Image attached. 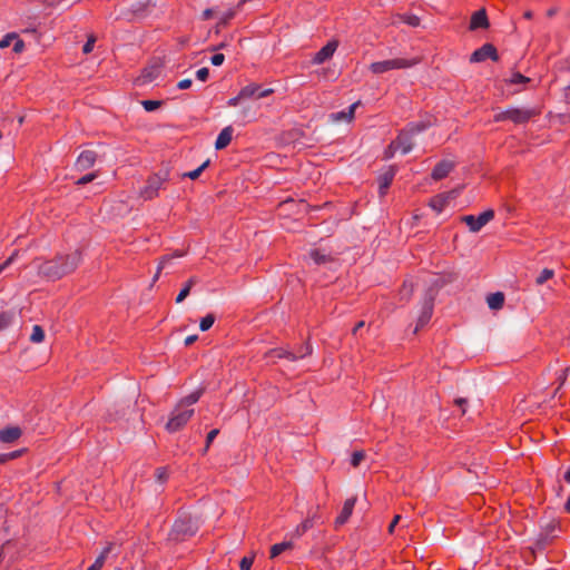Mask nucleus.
<instances>
[{
	"instance_id": "1",
	"label": "nucleus",
	"mask_w": 570,
	"mask_h": 570,
	"mask_svg": "<svg viewBox=\"0 0 570 570\" xmlns=\"http://www.w3.org/2000/svg\"><path fill=\"white\" fill-rule=\"evenodd\" d=\"M82 249L80 248L68 254L58 253L39 265L38 274L47 281H59L77 271L82 262Z\"/></svg>"
},
{
	"instance_id": "2",
	"label": "nucleus",
	"mask_w": 570,
	"mask_h": 570,
	"mask_svg": "<svg viewBox=\"0 0 570 570\" xmlns=\"http://www.w3.org/2000/svg\"><path fill=\"white\" fill-rule=\"evenodd\" d=\"M198 527L189 513H179L168 533V540L175 543L183 542L196 534Z\"/></svg>"
},
{
	"instance_id": "3",
	"label": "nucleus",
	"mask_w": 570,
	"mask_h": 570,
	"mask_svg": "<svg viewBox=\"0 0 570 570\" xmlns=\"http://www.w3.org/2000/svg\"><path fill=\"white\" fill-rule=\"evenodd\" d=\"M540 110L535 108H510L504 111H500L493 116L494 122H501L505 120L512 121L514 125L528 124L531 119L540 115Z\"/></svg>"
},
{
	"instance_id": "4",
	"label": "nucleus",
	"mask_w": 570,
	"mask_h": 570,
	"mask_svg": "<svg viewBox=\"0 0 570 570\" xmlns=\"http://www.w3.org/2000/svg\"><path fill=\"white\" fill-rule=\"evenodd\" d=\"M558 530H560V521L554 519L542 527L533 547L531 548L532 554L534 556L535 550L543 551L548 547L552 546L558 538Z\"/></svg>"
},
{
	"instance_id": "5",
	"label": "nucleus",
	"mask_w": 570,
	"mask_h": 570,
	"mask_svg": "<svg viewBox=\"0 0 570 570\" xmlns=\"http://www.w3.org/2000/svg\"><path fill=\"white\" fill-rule=\"evenodd\" d=\"M194 415L193 409H184L176 404L175 409L170 413V417L166 423V430L169 433H175L180 431L186 426V424L190 421Z\"/></svg>"
},
{
	"instance_id": "6",
	"label": "nucleus",
	"mask_w": 570,
	"mask_h": 570,
	"mask_svg": "<svg viewBox=\"0 0 570 570\" xmlns=\"http://www.w3.org/2000/svg\"><path fill=\"white\" fill-rule=\"evenodd\" d=\"M419 62H420V59L396 58V59L372 62L370 65V70L373 73L379 75V73H384V72L393 70V69L410 68V67L417 65Z\"/></svg>"
},
{
	"instance_id": "7",
	"label": "nucleus",
	"mask_w": 570,
	"mask_h": 570,
	"mask_svg": "<svg viewBox=\"0 0 570 570\" xmlns=\"http://www.w3.org/2000/svg\"><path fill=\"white\" fill-rule=\"evenodd\" d=\"M434 301H435L434 288L430 287L424 294L422 308H421L419 318L416 321L414 334H416L419 331H421L423 327H425L430 323L432 315H433Z\"/></svg>"
},
{
	"instance_id": "8",
	"label": "nucleus",
	"mask_w": 570,
	"mask_h": 570,
	"mask_svg": "<svg viewBox=\"0 0 570 570\" xmlns=\"http://www.w3.org/2000/svg\"><path fill=\"white\" fill-rule=\"evenodd\" d=\"M311 353H312V346L307 342L306 345L304 346V348L303 347L301 348L299 355H296L295 353H293L288 350H285L283 347H276V348L268 350L264 354V357L265 358H268V357L287 358L289 361H296L298 357H305L307 355H311Z\"/></svg>"
},
{
	"instance_id": "9",
	"label": "nucleus",
	"mask_w": 570,
	"mask_h": 570,
	"mask_svg": "<svg viewBox=\"0 0 570 570\" xmlns=\"http://www.w3.org/2000/svg\"><path fill=\"white\" fill-rule=\"evenodd\" d=\"M487 59H491L494 62L500 59L497 47L490 42L474 50L470 57L471 62H483Z\"/></svg>"
},
{
	"instance_id": "10",
	"label": "nucleus",
	"mask_w": 570,
	"mask_h": 570,
	"mask_svg": "<svg viewBox=\"0 0 570 570\" xmlns=\"http://www.w3.org/2000/svg\"><path fill=\"white\" fill-rule=\"evenodd\" d=\"M166 178L160 177L158 174H154L146 180L145 187L141 189L140 195L144 199L150 200L158 196L159 189L163 187Z\"/></svg>"
},
{
	"instance_id": "11",
	"label": "nucleus",
	"mask_w": 570,
	"mask_h": 570,
	"mask_svg": "<svg viewBox=\"0 0 570 570\" xmlns=\"http://www.w3.org/2000/svg\"><path fill=\"white\" fill-rule=\"evenodd\" d=\"M494 217L493 209H487L481 213L478 217L473 215L463 216L461 219L464 222L471 232H479L485 224L492 220Z\"/></svg>"
},
{
	"instance_id": "12",
	"label": "nucleus",
	"mask_w": 570,
	"mask_h": 570,
	"mask_svg": "<svg viewBox=\"0 0 570 570\" xmlns=\"http://www.w3.org/2000/svg\"><path fill=\"white\" fill-rule=\"evenodd\" d=\"M396 171L397 166L391 165L383 174L379 176V194L381 197H384L387 194V190L394 180Z\"/></svg>"
},
{
	"instance_id": "13",
	"label": "nucleus",
	"mask_w": 570,
	"mask_h": 570,
	"mask_svg": "<svg viewBox=\"0 0 570 570\" xmlns=\"http://www.w3.org/2000/svg\"><path fill=\"white\" fill-rule=\"evenodd\" d=\"M340 41L337 39L330 40L321 50H318L312 59L313 63L321 65L331 59L336 51Z\"/></svg>"
},
{
	"instance_id": "14",
	"label": "nucleus",
	"mask_w": 570,
	"mask_h": 570,
	"mask_svg": "<svg viewBox=\"0 0 570 570\" xmlns=\"http://www.w3.org/2000/svg\"><path fill=\"white\" fill-rule=\"evenodd\" d=\"M273 92H274V90L272 88L261 90V85L255 83V82H252V83L243 87L239 90L240 97H243V99H249V98L259 99V98L271 96Z\"/></svg>"
},
{
	"instance_id": "15",
	"label": "nucleus",
	"mask_w": 570,
	"mask_h": 570,
	"mask_svg": "<svg viewBox=\"0 0 570 570\" xmlns=\"http://www.w3.org/2000/svg\"><path fill=\"white\" fill-rule=\"evenodd\" d=\"M455 163L452 160L443 159L439 161L431 173V178L435 181L442 180L449 176V174L454 169Z\"/></svg>"
},
{
	"instance_id": "16",
	"label": "nucleus",
	"mask_w": 570,
	"mask_h": 570,
	"mask_svg": "<svg viewBox=\"0 0 570 570\" xmlns=\"http://www.w3.org/2000/svg\"><path fill=\"white\" fill-rule=\"evenodd\" d=\"M490 27V21L484 8L479 9L473 12L469 23V30L473 31L476 29H488Z\"/></svg>"
},
{
	"instance_id": "17",
	"label": "nucleus",
	"mask_w": 570,
	"mask_h": 570,
	"mask_svg": "<svg viewBox=\"0 0 570 570\" xmlns=\"http://www.w3.org/2000/svg\"><path fill=\"white\" fill-rule=\"evenodd\" d=\"M355 503H356V497H352V498H348L345 500L342 511L335 519V522H334L335 528H338L347 522V520L350 519V517L353 513Z\"/></svg>"
},
{
	"instance_id": "18",
	"label": "nucleus",
	"mask_w": 570,
	"mask_h": 570,
	"mask_svg": "<svg viewBox=\"0 0 570 570\" xmlns=\"http://www.w3.org/2000/svg\"><path fill=\"white\" fill-rule=\"evenodd\" d=\"M22 430L18 425H8L0 430V442L13 443L22 436Z\"/></svg>"
},
{
	"instance_id": "19",
	"label": "nucleus",
	"mask_w": 570,
	"mask_h": 570,
	"mask_svg": "<svg viewBox=\"0 0 570 570\" xmlns=\"http://www.w3.org/2000/svg\"><path fill=\"white\" fill-rule=\"evenodd\" d=\"M97 157L98 156L94 150H83L78 156L76 166L81 170L89 169L95 165Z\"/></svg>"
},
{
	"instance_id": "20",
	"label": "nucleus",
	"mask_w": 570,
	"mask_h": 570,
	"mask_svg": "<svg viewBox=\"0 0 570 570\" xmlns=\"http://www.w3.org/2000/svg\"><path fill=\"white\" fill-rule=\"evenodd\" d=\"M320 507L317 505L316 507V511L312 514H308L306 517L305 520H303L297 527H296V530H295V533L301 537L303 535L306 531H308L309 529H312L315 524V521L317 519H320Z\"/></svg>"
},
{
	"instance_id": "21",
	"label": "nucleus",
	"mask_w": 570,
	"mask_h": 570,
	"mask_svg": "<svg viewBox=\"0 0 570 570\" xmlns=\"http://www.w3.org/2000/svg\"><path fill=\"white\" fill-rule=\"evenodd\" d=\"M232 137H233V128L232 126H227L225 127L218 135L216 141H215V148L217 150H222L224 148H226L230 141H232Z\"/></svg>"
},
{
	"instance_id": "22",
	"label": "nucleus",
	"mask_w": 570,
	"mask_h": 570,
	"mask_svg": "<svg viewBox=\"0 0 570 570\" xmlns=\"http://www.w3.org/2000/svg\"><path fill=\"white\" fill-rule=\"evenodd\" d=\"M394 141H400L399 149H401L403 154L410 153L413 148L412 137L404 129L400 130Z\"/></svg>"
},
{
	"instance_id": "23",
	"label": "nucleus",
	"mask_w": 570,
	"mask_h": 570,
	"mask_svg": "<svg viewBox=\"0 0 570 570\" xmlns=\"http://www.w3.org/2000/svg\"><path fill=\"white\" fill-rule=\"evenodd\" d=\"M112 548L114 543L108 542L100 554L96 558L95 562L87 570H101Z\"/></svg>"
},
{
	"instance_id": "24",
	"label": "nucleus",
	"mask_w": 570,
	"mask_h": 570,
	"mask_svg": "<svg viewBox=\"0 0 570 570\" xmlns=\"http://www.w3.org/2000/svg\"><path fill=\"white\" fill-rule=\"evenodd\" d=\"M204 392H205V389L199 387L196 391H194L193 393L188 394L187 396L180 399L179 402L177 403V405L186 409L187 406H190V405L197 403L198 400L204 394Z\"/></svg>"
},
{
	"instance_id": "25",
	"label": "nucleus",
	"mask_w": 570,
	"mask_h": 570,
	"mask_svg": "<svg viewBox=\"0 0 570 570\" xmlns=\"http://www.w3.org/2000/svg\"><path fill=\"white\" fill-rule=\"evenodd\" d=\"M488 305L491 309H501L504 305V294L502 292H495L488 296Z\"/></svg>"
},
{
	"instance_id": "26",
	"label": "nucleus",
	"mask_w": 570,
	"mask_h": 570,
	"mask_svg": "<svg viewBox=\"0 0 570 570\" xmlns=\"http://www.w3.org/2000/svg\"><path fill=\"white\" fill-rule=\"evenodd\" d=\"M187 254V250L184 249H176L173 254L163 255L159 258L158 263V274H161V271L165 268V265L169 263L173 258H180L184 257Z\"/></svg>"
},
{
	"instance_id": "27",
	"label": "nucleus",
	"mask_w": 570,
	"mask_h": 570,
	"mask_svg": "<svg viewBox=\"0 0 570 570\" xmlns=\"http://www.w3.org/2000/svg\"><path fill=\"white\" fill-rule=\"evenodd\" d=\"M360 105V101L357 102H354L353 105H351L347 109V111H340V112H336V114H333L332 117L334 120H347V121H352L354 119V114H355V109L356 107Z\"/></svg>"
},
{
	"instance_id": "28",
	"label": "nucleus",
	"mask_w": 570,
	"mask_h": 570,
	"mask_svg": "<svg viewBox=\"0 0 570 570\" xmlns=\"http://www.w3.org/2000/svg\"><path fill=\"white\" fill-rule=\"evenodd\" d=\"M197 283V278L191 276L180 289L176 297V303H181L190 293L191 287Z\"/></svg>"
},
{
	"instance_id": "29",
	"label": "nucleus",
	"mask_w": 570,
	"mask_h": 570,
	"mask_svg": "<svg viewBox=\"0 0 570 570\" xmlns=\"http://www.w3.org/2000/svg\"><path fill=\"white\" fill-rule=\"evenodd\" d=\"M292 548H293V543L289 541L276 543V544L272 546V548L269 550V557H271V559H274V558L278 557L282 552H284L288 549H292Z\"/></svg>"
},
{
	"instance_id": "30",
	"label": "nucleus",
	"mask_w": 570,
	"mask_h": 570,
	"mask_svg": "<svg viewBox=\"0 0 570 570\" xmlns=\"http://www.w3.org/2000/svg\"><path fill=\"white\" fill-rule=\"evenodd\" d=\"M430 126L429 122L419 121V122H411L407 125V127L404 129L409 132V135L412 137L423 130H425Z\"/></svg>"
},
{
	"instance_id": "31",
	"label": "nucleus",
	"mask_w": 570,
	"mask_h": 570,
	"mask_svg": "<svg viewBox=\"0 0 570 570\" xmlns=\"http://www.w3.org/2000/svg\"><path fill=\"white\" fill-rule=\"evenodd\" d=\"M14 318V314L11 311L0 312V332L8 328Z\"/></svg>"
},
{
	"instance_id": "32",
	"label": "nucleus",
	"mask_w": 570,
	"mask_h": 570,
	"mask_svg": "<svg viewBox=\"0 0 570 570\" xmlns=\"http://www.w3.org/2000/svg\"><path fill=\"white\" fill-rule=\"evenodd\" d=\"M446 204H448V199L443 195H436L433 198H431V200H430V206L439 213L443 210V208L446 206Z\"/></svg>"
},
{
	"instance_id": "33",
	"label": "nucleus",
	"mask_w": 570,
	"mask_h": 570,
	"mask_svg": "<svg viewBox=\"0 0 570 570\" xmlns=\"http://www.w3.org/2000/svg\"><path fill=\"white\" fill-rule=\"evenodd\" d=\"M209 164H210V160H209V159H207V160H206V161H204V163H203L198 168H196V169H194V170H191V171L185 173V174L183 175V177H187V178H189V179H191V180H195V179H197V178L202 175V173H203V171H204V170L209 166Z\"/></svg>"
},
{
	"instance_id": "34",
	"label": "nucleus",
	"mask_w": 570,
	"mask_h": 570,
	"mask_svg": "<svg viewBox=\"0 0 570 570\" xmlns=\"http://www.w3.org/2000/svg\"><path fill=\"white\" fill-rule=\"evenodd\" d=\"M311 257L312 259L317 264V265H321V264H325L327 262H332L333 258L331 256H327L325 254H322L321 250L318 249H313L311 252Z\"/></svg>"
},
{
	"instance_id": "35",
	"label": "nucleus",
	"mask_w": 570,
	"mask_h": 570,
	"mask_svg": "<svg viewBox=\"0 0 570 570\" xmlns=\"http://www.w3.org/2000/svg\"><path fill=\"white\" fill-rule=\"evenodd\" d=\"M509 85L528 83L531 81L529 77L523 76L520 72H513L510 79L504 80Z\"/></svg>"
},
{
	"instance_id": "36",
	"label": "nucleus",
	"mask_w": 570,
	"mask_h": 570,
	"mask_svg": "<svg viewBox=\"0 0 570 570\" xmlns=\"http://www.w3.org/2000/svg\"><path fill=\"white\" fill-rule=\"evenodd\" d=\"M45 340V331L40 325H35L30 336L32 343H41Z\"/></svg>"
},
{
	"instance_id": "37",
	"label": "nucleus",
	"mask_w": 570,
	"mask_h": 570,
	"mask_svg": "<svg viewBox=\"0 0 570 570\" xmlns=\"http://www.w3.org/2000/svg\"><path fill=\"white\" fill-rule=\"evenodd\" d=\"M400 20L404 23H406L407 26H411V27H419L420 23H421V19L420 17H417L416 14H401L400 16Z\"/></svg>"
},
{
	"instance_id": "38",
	"label": "nucleus",
	"mask_w": 570,
	"mask_h": 570,
	"mask_svg": "<svg viewBox=\"0 0 570 570\" xmlns=\"http://www.w3.org/2000/svg\"><path fill=\"white\" fill-rule=\"evenodd\" d=\"M215 320H216V317L212 313H209L205 317H203L200 320V322H199L200 331H203V332L208 331L213 326V324L215 323Z\"/></svg>"
},
{
	"instance_id": "39",
	"label": "nucleus",
	"mask_w": 570,
	"mask_h": 570,
	"mask_svg": "<svg viewBox=\"0 0 570 570\" xmlns=\"http://www.w3.org/2000/svg\"><path fill=\"white\" fill-rule=\"evenodd\" d=\"M399 142L400 141L392 140L387 145V147L383 151V159L387 160V159H391L392 157H394L395 153L399 150Z\"/></svg>"
},
{
	"instance_id": "40",
	"label": "nucleus",
	"mask_w": 570,
	"mask_h": 570,
	"mask_svg": "<svg viewBox=\"0 0 570 570\" xmlns=\"http://www.w3.org/2000/svg\"><path fill=\"white\" fill-rule=\"evenodd\" d=\"M236 12L234 9H229L227 12L224 13V16L219 19L217 22V28H226L230 20L234 19Z\"/></svg>"
},
{
	"instance_id": "41",
	"label": "nucleus",
	"mask_w": 570,
	"mask_h": 570,
	"mask_svg": "<svg viewBox=\"0 0 570 570\" xmlns=\"http://www.w3.org/2000/svg\"><path fill=\"white\" fill-rule=\"evenodd\" d=\"M158 76L157 67L144 68L141 71V78L144 82L151 81Z\"/></svg>"
},
{
	"instance_id": "42",
	"label": "nucleus",
	"mask_w": 570,
	"mask_h": 570,
	"mask_svg": "<svg viewBox=\"0 0 570 570\" xmlns=\"http://www.w3.org/2000/svg\"><path fill=\"white\" fill-rule=\"evenodd\" d=\"M553 275H554V272L552 269L544 268V269H542L540 275L537 277L535 283L538 285H542L547 281L551 279L553 277Z\"/></svg>"
},
{
	"instance_id": "43",
	"label": "nucleus",
	"mask_w": 570,
	"mask_h": 570,
	"mask_svg": "<svg viewBox=\"0 0 570 570\" xmlns=\"http://www.w3.org/2000/svg\"><path fill=\"white\" fill-rule=\"evenodd\" d=\"M455 279H456V274L455 273H448V274L443 275L441 278L436 279L434 282V286L435 287H442L445 284L451 283V282H453Z\"/></svg>"
},
{
	"instance_id": "44",
	"label": "nucleus",
	"mask_w": 570,
	"mask_h": 570,
	"mask_svg": "<svg viewBox=\"0 0 570 570\" xmlns=\"http://www.w3.org/2000/svg\"><path fill=\"white\" fill-rule=\"evenodd\" d=\"M365 452L363 450L354 451L351 456V465L357 468L361 462L365 459Z\"/></svg>"
},
{
	"instance_id": "45",
	"label": "nucleus",
	"mask_w": 570,
	"mask_h": 570,
	"mask_svg": "<svg viewBox=\"0 0 570 570\" xmlns=\"http://www.w3.org/2000/svg\"><path fill=\"white\" fill-rule=\"evenodd\" d=\"M141 105L146 111H154L161 107V100H142Z\"/></svg>"
},
{
	"instance_id": "46",
	"label": "nucleus",
	"mask_w": 570,
	"mask_h": 570,
	"mask_svg": "<svg viewBox=\"0 0 570 570\" xmlns=\"http://www.w3.org/2000/svg\"><path fill=\"white\" fill-rule=\"evenodd\" d=\"M96 41H97V37L94 33L89 35L86 43L82 47V52L85 55L90 53L94 50Z\"/></svg>"
},
{
	"instance_id": "47",
	"label": "nucleus",
	"mask_w": 570,
	"mask_h": 570,
	"mask_svg": "<svg viewBox=\"0 0 570 570\" xmlns=\"http://www.w3.org/2000/svg\"><path fill=\"white\" fill-rule=\"evenodd\" d=\"M99 175V171L98 170H95V171H91L82 177H80L77 181H76V185H87L89 183H91L92 180H95Z\"/></svg>"
},
{
	"instance_id": "48",
	"label": "nucleus",
	"mask_w": 570,
	"mask_h": 570,
	"mask_svg": "<svg viewBox=\"0 0 570 570\" xmlns=\"http://www.w3.org/2000/svg\"><path fill=\"white\" fill-rule=\"evenodd\" d=\"M219 434V430L218 429H214L212 431L208 432L207 436H206V442H205V448H204V451L203 453L205 454L208 449L210 448L214 439Z\"/></svg>"
},
{
	"instance_id": "49",
	"label": "nucleus",
	"mask_w": 570,
	"mask_h": 570,
	"mask_svg": "<svg viewBox=\"0 0 570 570\" xmlns=\"http://www.w3.org/2000/svg\"><path fill=\"white\" fill-rule=\"evenodd\" d=\"M155 475H156L157 481L164 483L169 478L168 469L166 466H160V468L156 469Z\"/></svg>"
},
{
	"instance_id": "50",
	"label": "nucleus",
	"mask_w": 570,
	"mask_h": 570,
	"mask_svg": "<svg viewBox=\"0 0 570 570\" xmlns=\"http://www.w3.org/2000/svg\"><path fill=\"white\" fill-rule=\"evenodd\" d=\"M28 448H22V449H19V450H14L12 452H9V453H6L7 458H8V461H12V460H16L18 458H21L22 455H24L27 452H28Z\"/></svg>"
},
{
	"instance_id": "51",
	"label": "nucleus",
	"mask_w": 570,
	"mask_h": 570,
	"mask_svg": "<svg viewBox=\"0 0 570 570\" xmlns=\"http://www.w3.org/2000/svg\"><path fill=\"white\" fill-rule=\"evenodd\" d=\"M14 39H18V35L16 32H11V33H8L1 40H0V48H7L10 46L11 41L14 40Z\"/></svg>"
},
{
	"instance_id": "52",
	"label": "nucleus",
	"mask_w": 570,
	"mask_h": 570,
	"mask_svg": "<svg viewBox=\"0 0 570 570\" xmlns=\"http://www.w3.org/2000/svg\"><path fill=\"white\" fill-rule=\"evenodd\" d=\"M254 562V557H244L239 562L240 570H250Z\"/></svg>"
},
{
	"instance_id": "53",
	"label": "nucleus",
	"mask_w": 570,
	"mask_h": 570,
	"mask_svg": "<svg viewBox=\"0 0 570 570\" xmlns=\"http://www.w3.org/2000/svg\"><path fill=\"white\" fill-rule=\"evenodd\" d=\"M17 256L18 250H14L11 256H9L2 264H0V274L13 263Z\"/></svg>"
},
{
	"instance_id": "54",
	"label": "nucleus",
	"mask_w": 570,
	"mask_h": 570,
	"mask_svg": "<svg viewBox=\"0 0 570 570\" xmlns=\"http://www.w3.org/2000/svg\"><path fill=\"white\" fill-rule=\"evenodd\" d=\"M196 77L200 81H206L209 77V69L206 67L200 68L199 70H197Z\"/></svg>"
},
{
	"instance_id": "55",
	"label": "nucleus",
	"mask_w": 570,
	"mask_h": 570,
	"mask_svg": "<svg viewBox=\"0 0 570 570\" xmlns=\"http://www.w3.org/2000/svg\"><path fill=\"white\" fill-rule=\"evenodd\" d=\"M225 60V56L223 53H214L210 58V61L214 66H222Z\"/></svg>"
},
{
	"instance_id": "56",
	"label": "nucleus",
	"mask_w": 570,
	"mask_h": 570,
	"mask_svg": "<svg viewBox=\"0 0 570 570\" xmlns=\"http://www.w3.org/2000/svg\"><path fill=\"white\" fill-rule=\"evenodd\" d=\"M407 291V297H406V301H409L414 292V284L413 283H407L406 281L403 282V285H402V292L403 291Z\"/></svg>"
},
{
	"instance_id": "57",
	"label": "nucleus",
	"mask_w": 570,
	"mask_h": 570,
	"mask_svg": "<svg viewBox=\"0 0 570 570\" xmlns=\"http://www.w3.org/2000/svg\"><path fill=\"white\" fill-rule=\"evenodd\" d=\"M16 42L13 45V52L20 53L24 49V41L18 37V39H14Z\"/></svg>"
},
{
	"instance_id": "58",
	"label": "nucleus",
	"mask_w": 570,
	"mask_h": 570,
	"mask_svg": "<svg viewBox=\"0 0 570 570\" xmlns=\"http://www.w3.org/2000/svg\"><path fill=\"white\" fill-rule=\"evenodd\" d=\"M454 404L458 405L459 407H461L462 414L465 413V411H466L465 406L468 404V400L466 399H463V397L455 399L454 400Z\"/></svg>"
},
{
	"instance_id": "59",
	"label": "nucleus",
	"mask_w": 570,
	"mask_h": 570,
	"mask_svg": "<svg viewBox=\"0 0 570 570\" xmlns=\"http://www.w3.org/2000/svg\"><path fill=\"white\" fill-rule=\"evenodd\" d=\"M400 520H401V515L400 514L394 515V518L392 519V521H391V523H390V525L387 528L389 533L392 534L394 532V528L399 523Z\"/></svg>"
},
{
	"instance_id": "60",
	"label": "nucleus",
	"mask_w": 570,
	"mask_h": 570,
	"mask_svg": "<svg viewBox=\"0 0 570 570\" xmlns=\"http://www.w3.org/2000/svg\"><path fill=\"white\" fill-rule=\"evenodd\" d=\"M190 86H191V80L190 79H183L177 85V87L179 89H188V88H190Z\"/></svg>"
},
{
	"instance_id": "61",
	"label": "nucleus",
	"mask_w": 570,
	"mask_h": 570,
	"mask_svg": "<svg viewBox=\"0 0 570 570\" xmlns=\"http://www.w3.org/2000/svg\"><path fill=\"white\" fill-rule=\"evenodd\" d=\"M214 14H215L214 10H213V9L207 8V9H205V10L203 11L202 17H203V20H209V19H212V18L214 17Z\"/></svg>"
},
{
	"instance_id": "62",
	"label": "nucleus",
	"mask_w": 570,
	"mask_h": 570,
	"mask_svg": "<svg viewBox=\"0 0 570 570\" xmlns=\"http://www.w3.org/2000/svg\"><path fill=\"white\" fill-rule=\"evenodd\" d=\"M240 100H243V97H240V94L238 92V95L236 97L230 98L227 104L228 106L234 107L237 106L240 102Z\"/></svg>"
},
{
	"instance_id": "63",
	"label": "nucleus",
	"mask_w": 570,
	"mask_h": 570,
	"mask_svg": "<svg viewBox=\"0 0 570 570\" xmlns=\"http://www.w3.org/2000/svg\"><path fill=\"white\" fill-rule=\"evenodd\" d=\"M198 336L197 335H190L188 336L186 340H185V345L186 346H190L191 344H194L196 341H197Z\"/></svg>"
},
{
	"instance_id": "64",
	"label": "nucleus",
	"mask_w": 570,
	"mask_h": 570,
	"mask_svg": "<svg viewBox=\"0 0 570 570\" xmlns=\"http://www.w3.org/2000/svg\"><path fill=\"white\" fill-rule=\"evenodd\" d=\"M365 325V322L364 321H360L355 324V326L353 327L352 330V334L353 335H356L357 331L361 330L362 327H364Z\"/></svg>"
}]
</instances>
